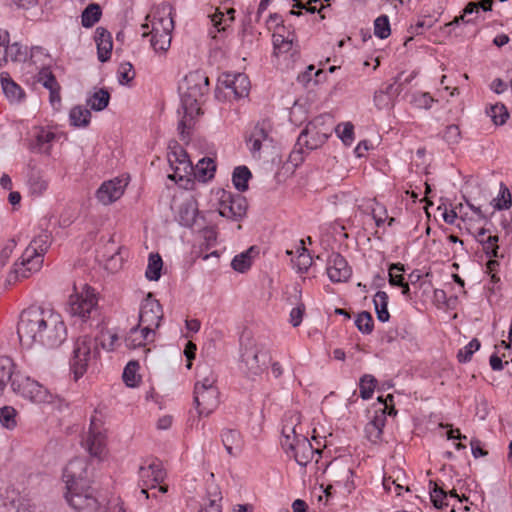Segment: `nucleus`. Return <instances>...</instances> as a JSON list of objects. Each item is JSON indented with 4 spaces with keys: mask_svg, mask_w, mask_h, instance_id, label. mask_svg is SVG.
Returning <instances> with one entry per match:
<instances>
[{
    "mask_svg": "<svg viewBox=\"0 0 512 512\" xmlns=\"http://www.w3.org/2000/svg\"><path fill=\"white\" fill-rule=\"evenodd\" d=\"M65 498L69 505L77 511L85 509L94 510L98 506L97 499L94 497L89 483L86 482L67 489Z\"/></svg>",
    "mask_w": 512,
    "mask_h": 512,
    "instance_id": "obj_10",
    "label": "nucleus"
},
{
    "mask_svg": "<svg viewBox=\"0 0 512 512\" xmlns=\"http://www.w3.org/2000/svg\"><path fill=\"white\" fill-rule=\"evenodd\" d=\"M394 271H405L404 265L401 263L391 264L389 267V283L392 286H401L405 281L402 274H396Z\"/></svg>",
    "mask_w": 512,
    "mask_h": 512,
    "instance_id": "obj_56",
    "label": "nucleus"
},
{
    "mask_svg": "<svg viewBox=\"0 0 512 512\" xmlns=\"http://www.w3.org/2000/svg\"><path fill=\"white\" fill-rule=\"evenodd\" d=\"M388 299V294L384 291H378L373 299L377 319L381 322H387L390 318L387 308Z\"/></svg>",
    "mask_w": 512,
    "mask_h": 512,
    "instance_id": "obj_36",
    "label": "nucleus"
},
{
    "mask_svg": "<svg viewBox=\"0 0 512 512\" xmlns=\"http://www.w3.org/2000/svg\"><path fill=\"white\" fill-rule=\"evenodd\" d=\"M135 77L131 63H123L118 70V80L121 85L128 84Z\"/></svg>",
    "mask_w": 512,
    "mask_h": 512,
    "instance_id": "obj_57",
    "label": "nucleus"
},
{
    "mask_svg": "<svg viewBox=\"0 0 512 512\" xmlns=\"http://www.w3.org/2000/svg\"><path fill=\"white\" fill-rule=\"evenodd\" d=\"M225 85L232 90L237 99L244 98L249 94L250 81L244 73H238L233 76V79L225 80Z\"/></svg>",
    "mask_w": 512,
    "mask_h": 512,
    "instance_id": "obj_27",
    "label": "nucleus"
},
{
    "mask_svg": "<svg viewBox=\"0 0 512 512\" xmlns=\"http://www.w3.org/2000/svg\"><path fill=\"white\" fill-rule=\"evenodd\" d=\"M327 275L334 283L346 282L352 275L351 267L339 253H332L327 261Z\"/></svg>",
    "mask_w": 512,
    "mask_h": 512,
    "instance_id": "obj_16",
    "label": "nucleus"
},
{
    "mask_svg": "<svg viewBox=\"0 0 512 512\" xmlns=\"http://www.w3.org/2000/svg\"><path fill=\"white\" fill-rule=\"evenodd\" d=\"M54 133L51 130H38L29 140L28 147L34 152H46L48 144L54 139Z\"/></svg>",
    "mask_w": 512,
    "mask_h": 512,
    "instance_id": "obj_30",
    "label": "nucleus"
},
{
    "mask_svg": "<svg viewBox=\"0 0 512 512\" xmlns=\"http://www.w3.org/2000/svg\"><path fill=\"white\" fill-rule=\"evenodd\" d=\"M374 34L380 39H386L391 34L390 22L387 15H380L374 21Z\"/></svg>",
    "mask_w": 512,
    "mask_h": 512,
    "instance_id": "obj_46",
    "label": "nucleus"
},
{
    "mask_svg": "<svg viewBox=\"0 0 512 512\" xmlns=\"http://www.w3.org/2000/svg\"><path fill=\"white\" fill-rule=\"evenodd\" d=\"M374 102L379 109L389 108L393 105V100L390 99V96L383 93V90L375 92Z\"/></svg>",
    "mask_w": 512,
    "mask_h": 512,
    "instance_id": "obj_62",
    "label": "nucleus"
},
{
    "mask_svg": "<svg viewBox=\"0 0 512 512\" xmlns=\"http://www.w3.org/2000/svg\"><path fill=\"white\" fill-rule=\"evenodd\" d=\"M329 135L320 133L319 130H302L297 138L294 149L289 155V162L297 166L303 161V148L313 150L320 147Z\"/></svg>",
    "mask_w": 512,
    "mask_h": 512,
    "instance_id": "obj_8",
    "label": "nucleus"
},
{
    "mask_svg": "<svg viewBox=\"0 0 512 512\" xmlns=\"http://www.w3.org/2000/svg\"><path fill=\"white\" fill-rule=\"evenodd\" d=\"M440 136L449 145L458 143L462 138L461 130H444Z\"/></svg>",
    "mask_w": 512,
    "mask_h": 512,
    "instance_id": "obj_64",
    "label": "nucleus"
},
{
    "mask_svg": "<svg viewBox=\"0 0 512 512\" xmlns=\"http://www.w3.org/2000/svg\"><path fill=\"white\" fill-rule=\"evenodd\" d=\"M246 145L253 158L259 159L262 150H268L274 147V138L269 134V130H251L245 136Z\"/></svg>",
    "mask_w": 512,
    "mask_h": 512,
    "instance_id": "obj_17",
    "label": "nucleus"
},
{
    "mask_svg": "<svg viewBox=\"0 0 512 512\" xmlns=\"http://www.w3.org/2000/svg\"><path fill=\"white\" fill-rule=\"evenodd\" d=\"M26 184L31 196L41 197L48 190L49 179L45 176L43 171L35 166L29 165Z\"/></svg>",
    "mask_w": 512,
    "mask_h": 512,
    "instance_id": "obj_20",
    "label": "nucleus"
},
{
    "mask_svg": "<svg viewBox=\"0 0 512 512\" xmlns=\"http://www.w3.org/2000/svg\"><path fill=\"white\" fill-rule=\"evenodd\" d=\"M155 332L146 333L144 327L139 329V326L132 327L125 337V345L129 349H136L141 346H145L148 342L153 341Z\"/></svg>",
    "mask_w": 512,
    "mask_h": 512,
    "instance_id": "obj_26",
    "label": "nucleus"
},
{
    "mask_svg": "<svg viewBox=\"0 0 512 512\" xmlns=\"http://www.w3.org/2000/svg\"><path fill=\"white\" fill-rule=\"evenodd\" d=\"M17 243L14 238L7 240L0 251V268L4 267L9 261Z\"/></svg>",
    "mask_w": 512,
    "mask_h": 512,
    "instance_id": "obj_59",
    "label": "nucleus"
},
{
    "mask_svg": "<svg viewBox=\"0 0 512 512\" xmlns=\"http://www.w3.org/2000/svg\"><path fill=\"white\" fill-rule=\"evenodd\" d=\"M221 441L230 456L240 454L243 447L241 433L236 429H223L221 432Z\"/></svg>",
    "mask_w": 512,
    "mask_h": 512,
    "instance_id": "obj_24",
    "label": "nucleus"
},
{
    "mask_svg": "<svg viewBox=\"0 0 512 512\" xmlns=\"http://www.w3.org/2000/svg\"><path fill=\"white\" fill-rule=\"evenodd\" d=\"M163 319L162 306L154 299L151 293L143 300L139 312V324L146 333H153L160 326Z\"/></svg>",
    "mask_w": 512,
    "mask_h": 512,
    "instance_id": "obj_9",
    "label": "nucleus"
},
{
    "mask_svg": "<svg viewBox=\"0 0 512 512\" xmlns=\"http://www.w3.org/2000/svg\"><path fill=\"white\" fill-rule=\"evenodd\" d=\"M27 58V48L19 42L8 44L0 55V66L7 63L8 59L13 62H24Z\"/></svg>",
    "mask_w": 512,
    "mask_h": 512,
    "instance_id": "obj_28",
    "label": "nucleus"
},
{
    "mask_svg": "<svg viewBox=\"0 0 512 512\" xmlns=\"http://www.w3.org/2000/svg\"><path fill=\"white\" fill-rule=\"evenodd\" d=\"M88 464L82 458H75L71 460L63 471V479L66 484V489H71L73 486H79L83 483H89L87 479Z\"/></svg>",
    "mask_w": 512,
    "mask_h": 512,
    "instance_id": "obj_14",
    "label": "nucleus"
},
{
    "mask_svg": "<svg viewBox=\"0 0 512 512\" xmlns=\"http://www.w3.org/2000/svg\"><path fill=\"white\" fill-rule=\"evenodd\" d=\"M174 28L173 18L159 19L153 22V28L150 32V43L156 52H165L171 44V31Z\"/></svg>",
    "mask_w": 512,
    "mask_h": 512,
    "instance_id": "obj_13",
    "label": "nucleus"
},
{
    "mask_svg": "<svg viewBox=\"0 0 512 512\" xmlns=\"http://www.w3.org/2000/svg\"><path fill=\"white\" fill-rule=\"evenodd\" d=\"M165 477L166 473L159 461L154 460L147 466L141 465L139 467L141 494L144 495L146 499L150 498L148 490L156 488L157 485L164 481Z\"/></svg>",
    "mask_w": 512,
    "mask_h": 512,
    "instance_id": "obj_11",
    "label": "nucleus"
},
{
    "mask_svg": "<svg viewBox=\"0 0 512 512\" xmlns=\"http://www.w3.org/2000/svg\"><path fill=\"white\" fill-rule=\"evenodd\" d=\"M297 268L300 272H307L308 268L312 264V257L309 254L308 249L304 247V241H300V246L297 248Z\"/></svg>",
    "mask_w": 512,
    "mask_h": 512,
    "instance_id": "obj_48",
    "label": "nucleus"
},
{
    "mask_svg": "<svg viewBox=\"0 0 512 512\" xmlns=\"http://www.w3.org/2000/svg\"><path fill=\"white\" fill-rule=\"evenodd\" d=\"M481 344L477 338H473L466 346L457 353V359L460 363H467L471 360L472 355L479 350Z\"/></svg>",
    "mask_w": 512,
    "mask_h": 512,
    "instance_id": "obj_47",
    "label": "nucleus"
},
{
    "mask_svg": "<svg viewBox=\"0 0 512 512\" xmlns=\"http://www.w3.org/2000/svg\"><path fill=\"white\" fill-rule=\"evenodd\" d=\"M66 310L72 318L82 323L96 319L99 316V307L95 290L84 285L80 293L70 295Z\"/></svg>",
    "mask_w": 512,
    "mask_h": 512,
    "instance_id": "obj_5",
    "label": "nucleus"
},
{
    "mask_svg": "<svg viewBox=\"0 0 512 512\" xmlns=\"http://www.w3.org/2000/svg\"><path fill=\"white\" fill-rule=\"evenodd\" d=\"M194 403L199 416H209L219 405L218 388L194 389Z\"/></svg>",
    "mask_w": 512,
    "mask_h": 512,
    "instance_id": "obj_15",
    "label": "nucleus"
},
{
    "mask_svg": "<svg viewBox=\"0 0 512 512\" xmlns=\"http://www.w3.org/2000/svg\"><path fill=\"white\" fill-rule=\"evenodd\" d=\"M270 361L269 351L262 343L247 333L241 336L239 368L246 377L255 379L262 375Z\"/></svg>",
    "mask_w": 512,
    "mask_h": 512,
    "instance_id": "obj_3",
    "label": "nucleus"
},
{
    "mask_svg": "<svg viewBox=\"0 0 512 512\" xmlns=\"http://www.w3.org/2000/svg\"><path fill=\"white\" fill-rule=\"evenodd\" d=\"M486 114L491 118L492 122L496 126H501L506 123V120L509 117V112L506 106L502 103H496L491 105L487 110Z\"/></svg>",
    "mask_w": 512,
    "mask_h": 512,
    "instance_id": "obj_40",
    "label": "nucleus"
},
{
    "mask_svg": "<svg viewBox=\"0 0 512 512\" xmlns=\"http://www.w3.org/2000/svg\"><path fill=\"white\" fill-rule=\"evenodd\" d=\"M178 90L183 116L177 128H193L203 115L201 105L209 92V78L202 70L191 71L183 78Z\"/></svg>",
    "mask_w": 512,
    "mask_h": 512,
    "instance_id": "obj_2",
    "label": "nucleus"
},
{
    "mask_svg": "<svg viewBox=\"0 0 512 512\" xmlns=\"http://www.w3.org/2000/svg\"><path fill=\"white\" fill-rule=\"evenodd\" d=\"M169 148L172 149L171 144L169 145ZM173 149L174 150L169 155V162L172 164V162H173L172 157H173L174 161L178 162L180 165H183L184 169H186V167H188L190 164V161L188 159V155H187L186 151L181 146H179L177 142H174Z\"/></svg>",
    "mask_w": 512,
    "mask_h": 512,
    "instance_id": "obj_53",
    "label": "nucleus"
},
{
    "mask_svg": "<svg viewBox=\"0 0 512 512\" xmlns=\"http://www.w3.org/2000/svg\"><path fill=\"white\" fill-rule=\"evenodd\" d=\"M498 241L499 238L497 235H489L486 239L479 240V243L482 245L485 254L489 258L498 257Z\"/></svg>",
    "mask_w": 512,
    "mask_h": 512,
    "instance_id": "obj_52",
    "label": "nucleus"
},
{
    "mask_svg": "<svg viewBox=\"0 0 512 512\" xmlns=\"http://www.w3.org/2000/svg\"><path fill=\"white\" fill-rule=\"evenodd\" d=\"M293 39L285 38L282 34H273V47L275 53L287 52L291 49Z\"/></svg>",
    "mask_w": 512,
    "mask_h": 512,
    "instance_id": "obj_58",
    "label": "nucleus"
},
{
    "mask_svg": "<svg viewBox=\"0 0 512 512\" xmlns=\"http://www.w3.org/2000/svg\"><path fill=\"white\" fill-rule=\"evenodd\" d=\"M12 389L22 397L37 404L50 403L53 398L47 388L30 377L15 375V379L12 380Z\"/></svg>",
    "mask_w": 512,
    "mask_h": 512,
    "instance_id": "obj_7",
    "label": "nucleus"
},
{
    "mask_svg": "<svg viewBox=\"0 0 512 512\" xmlns=\"http://www.w3.org/2000/svg\"><path fill=\"white\" fill-rule=\"evenodd\" d=\"M198 381L195 384L194 389H208L217 388L215 383L217 381L214 373L208 368H203L198 371Z\"/></svg>",
    "mask_w": 512,
    "mask_h": 512,
    "instance_id": "obj_44",
    "label": "nucleus"
},
{
    "mask_svg": "<svg viewBox=\"0 0 512 512\" xmlns=\"http://www.w3.org/2000/svg\"><path fill=\"white\" fill-rule=\"evenodd\" d=\"M17 334L25 348L55 349L66 340L67 328L60 314L31 307L21 313Z\"/></svg>",
    "mask_w": 512,
    "mask_h": 512,
    "instance_id": "obj_1",
    "label": "nucleus"
},
{
    "mask_svg": "<svg viewBox=\"0 0 512 512\" xmlns=\"http://www.w3.org/2000/svg\"><path fill=\"white\" fill-rule=\"evenodd\" d=\"M216 165L211 158H202L196 165V175L202 181H207L214 177Z\"/></svg>",
    "mask_w": 512,
    "mask_h": 512,
    "instance_id": "obj_41",
    "label": "nucleus"
},
{
    "mask_svg": "<svg viewBox=\"0 0 512 512\" xmlns=\"http://www.w3.org/2000/svg\"><path fill=\"white\" fill-rule=\"evenodd\" d=\"M102 10L99 4H89L81 14V24L85 28L94 26L101 18Z\"/></svg>",
    "mask_w": 512,
    "mask_h": 512,
    "instance_id": "obj_35",
    "label": "nucleus"
},
{
    "mask_svg": "<svg viewBox=\"0 0 512 512\" xmlns=\"http://www.w3.org/2000/svg\"><path fill=\"white\" fill-rule=\"evenodd\" d=\"M98 338L99 347L101 346L103 349L107 351H112L116 347V343L119 340V337L116 333H112L108 330H102L100 336Z\"/></svg>",
    "mask_w": 512,
    "mask_h": 512,
    "instance_id": "obj_51",
    "label": "nucleus"
},
{
    "mask_svg": "<svg viewBox=\"0 0 512 512\" xmlns=\"http://www.w3.org/2000/svg\"><path fill=\"white\" fill-rule=\"evenodd\" d=\"M98 60L102 63L111 58L113 41L111 33L104 27H97L95 31Z\"/></svg>",
    "mask_w": 512,
    "mask_h": 512,
    "instance_id": "obj_21",
    "label": "nucleus"
},
{
    "mask_svg": "<svg viewBox=\"0 0 512 512\" xmlns=\"http://www.w3.org/2000/svg\"><path fill=\"white\" fill-rule=\"evenodd\" d=\"M385 422H386V412H385V408H384V409H380L379 411H376L374 417L367 424L373 425L374 428H378L379 430L383 431Z\"/></svg>",
    "mask_w": 512,
    "mask_h": 512,
    "instance_id": "obj_63",
    "label": "nucleus"
},
{
    "mask_svg": "<svg viewBox=\"0 0 512 512\" xmlns=\"http://www.w3.org/2000/svg\"><path fill=\"white\" fill-rule=\"evenodd\" d=\"M305 304L300 302L290 312V323L293 327H298L303 319L305 313Z\"/></svg>",
    "mask_w": 512,
    "mask_h": 512,
    "instance_id": "obj_61",
    "label": "nucleus"
},
{
    "mask_svg": "<svg viewBox=\"0 0 512 512\" xmlns=\"http://www.w3.org/2000/svg\"><path fill=\"white\" fill-rule=\"evenodd\" d=\"M259 249L256 246H251L246 251L236 255L231 262L232 268L240 273H244L250 269L252 259L258 255Z\"/></svg>",
    "mask_w": 512,
    "mask_h": 512,
    "instance_id": "obj_29",
    "label": "nucleus"
},
{
    "mask_svg": "<svg viewBox=\"0 0 512 512\" xmlns=\"http://www.w3.org/2000/svg\"><path fill=\"white\" fill-rule=\"evenodd\" d=\"M90 117V110L83 106H75L69 113L70 124L75 127L88 125Z\"/></svg>",
    "mask_w": 512,
    "mask_h": 512,
    "instance_id": "obj_38",
    "label": "nucleus"
},
{
    "mask_svg": "<svg viewBox=\"0 0 512 512\" xmlns=\"http://www.w3.org/2000/svg\"><path fill=\"white\" fill-rule=\"evenodd\" d=\"M247 207V200L241 194L223 192L220 200L219 213L223 217L240 220L246 215Z\"/></svg>",
    "mask_w": 512,
    "mask_h": 512,
    "instance_id": "obj_12",
    "label": "nucleus"
},
{
    "mask_svg": "<svg viewBox=\"0 0 512 512\" xmlns=\"http://www.w3.org/2000/svg\"><path fill=\"white\" fill-rule=\"evenodd\" d=\"M109 101V92L104 88H100L87 98L86 103L92 110L102 111L108 106Z\"/></svg>",
    "mask_w": 512,
    "mask_h": 512,
    "instance_id": "obj_34",
    "label": "nucleus"
},
{
    "mask_svg": "<svg viewBox=\"0 0 512 512\" xmlns=\"http://www.w3.org/2000/svg\"><path fill=\"white\" fill-rule=\"evenodd\" d=\"M126 185L127 183L119 178L105 181L96 191V198L103 205H109L123 195Z\"/></svg>",
    "mask_w": 512,
    "mask_h": 512,
    "instance_id": "obj_18",
    "label": "nucleus"
},
{
    "mask_svg": "<svg viewBox=\"0 0 512 512\" xmlns=\"http://www.w3.org/2000/svg\"><path fill=\"white\" fill-rule=\"evenodd\" d=\"M2 91L11 103H18L23 100L25 93L23 89L12 80L9 73L2 72L0 75Z\"/></svg>",
    "mask_w": 512,
    "mask_h": 512,
    "instance_id": "obj_25",
    "label": "nucleus"
},
{
    "mask_svg": "<svg viewBox=\"0 0 512 512\" xmlns=\"http://www.w3.org/2000/svg\"><path fill=\"white\" fill-rule=\"evenodd\" d=\"M14 364L9 357H0V391H2L8 382L12 383Z\"/></svg>",
    "mask_w": 512,
    "mask_h": 512,
    "instance_id": "obj_42",
    "label": "nucleus"
},
{
    "mask_svg": "<svg viewBox=\"0 0 512 512\" xmlns=\"http://www.w3.org/2000/svg\"><path fill=\"white\" fill-rule=\"evenodd\" d=\"M377 380L373 375L365 374L360 378L359 389L360 396L364 400H368L372 397L373 392L376 388Z\"/></svg>",
    "mask_w": 512,
    "mask_h": 512,
    "instance_id": "obj_43",
    "label": "nucleus"
},
{
    "mask_svg": "<svg viewBox=\"0 0 512 512\" xmlns=\"http://www.w3.org/2000/svg\"><path fill=\"white\" fill-rule=\"evenodd\" d=\"M281 446L285 453L301 467H306L315 454H321L320 449L313 448L311 442L304 435L287 436L285 440H281Z\"/></svg>",
    "mask_w": 512,
    "mask_h": 512,
    "instance_id": "obj_6",
    "label": "nucleus"
},
{
    "mask_svg": "<svg viewBox=\"0 0 512 512\" xmlns=\"http://www.w3.org/2000/svg\"><path fill=\"white\" fill-rule=\"evenodd\" d=\"M355 325L360 332L370 334L374 327L372 315L367 311L359 313L355 320Z\"/></svg>",
    "mask_w": 512,
    "mask_h": 512,
    "instance_id": "obj_49",
    "label": "nucleus"
},
{
    "mask_svg": "<svg viewBox=\"0 0 512 512\" xmlns=\"http://www.w3.org/2000/svg\"><path fill=\"white\" fill-rule=\"evenodd\" d=\"M17 411L12 406H4L0 408V423L9 430H13L17 426Z\"/></svg>",
    "mask_w": 512,
    "mask_h": 512,
    "instance_id": "obj_45",
    "label": "nucleus"
},
{
    "mask_svg": "<svg viewBox=\"0 0 512 512\" xmlns=\"http://www.w3.org/2000/svg\"><path fill=\"white\" fill-rule=\"evenodd\" d=\"M84 446L93 457H101L105 448V436L102 432L95 431V421L93 418L91 419L90 430L84 441Z\"/></svg>",
    "mask_w": 512,
    "mask_h": 512,
    "instance_id": "obj_23",
    "label": "nucleus"
},
{
    "mask_svg": "<svg viewBox=\"0 0 512 512\" xmlns=\"http://www.w3.org/2000/svg\"><path fill=\"white\" fill-rule=\"evenodd\" d=\"M138 368L137 362H129L123 371V381L129 387H135L137 385L136 370Z\"/></svg>",
    "mask_w": 512,
    "mask_h": 512,
    "instance_id": "obj_55",
    "label": "nucleus"
},
{
    "mask_svg": "<svg viewBox=\"0 0 512 512\" xmlns=\"http://www.w3.org/2000/svg\"><path fill=\"white\" fill-rule=\"evenodd\" d=\"M198 208L194 201L182 203L178 211V221L184 227H192L196 222Z\"/></svg>",
    "mask_w": 512,
    "mask_h": 512,
    "instance_id": "obj_31",
    "label": "nucleus"
},
{
    "mask_svg": "<svg viewBox=\"0 0 512 512\" xmlns=\"http://www.w3.org/2000/svg\"><path fill=\"white\" fill-rule=\"evenodd\" d=\"M411 338H412V333H411L409 327H407L406 325L397 326L395 329L390 330L386 334V340L389 343L392 341L398 340V339L404 340V339H411Z\"/></svg>",
    "mask_w": 512,
    "mask_h": 512,
    "instance_id": "obj_54",
    "label": "nucleus"
},
{
    "mask_svg": "<svg viewBox=\"0 0 512 512\" xmlns=\"http://www.w3.org/2000/svg\"><path fill=\"white\" fill-rule=\"evenodd\" d=\"M51 244V235L47 231H42L37 235L23 252L25 259L40 258L43 259L44 254L48 251Z\"/></svg>",
    "mask_w": 512,
    "mask_h": 512,
    "instance_id": "obj_22",
    "label": "nucleus"
},
{
    "mask_svg": "<svg viewBox=\"0 0 512 512\" xmlns=\"http://www.w3.org/2000/svg\"><path fill=\"white\" fill-rule=\"evenodd\" d=\"M430 498L435 508L443 509L444 507L452 506V512H454V504H451L448 500V493L436 482L430 481Z\"/></svg>",
    "mask_w": 512,
    "mask_h": 512,
    "instance_id": "obj_32",
    "label": "nucleus"
},
{
    "mask_svg": "<svg viewBox=\"0 0 512 512\" xmlns=\"http://www.w3.org/2000/svg\"><path fill=\"white\" fill-rule=\"evenodd\" d=\"M402 76H404V72L399 73L395 77L394 83L388 84L385 90H383V93H385L387 96H390V99L392 100H394L403 90L401 82Z\"/></svg>",
    "mask_w": 512,
    "mask_h": 512,
    "instance_id": "obj_60",
    "label": "nucleus"
},
{
    "mask_svg": "<svg viewBox=\"0 0 512 512\" xmlns=\"http://www.w3.org/2000/svg\"><path fill=\"white\" fill-rule=\"evenodd\" d=\"M494 210H507L512 206V196L510 190L504 183H500L498 196L491 201Z\"/></svg>",
    "mask_w": 512,
    "mask_h": 512,
    "instance_id": "obj_37",
    "label": "nucleus"
},
{
    "mask_svg": "<svg viewBox=\"0 0 512 512\" xmlns=\"http://www.w3.org/2000/svg\"><path fill=\"white\" fill-rule=\"evenodd\" d=\"M20 259L21 261L16 262L13 269L8 274L7 280L9 283L28 278L33 272H37L43 263V259L37 257L25 259L24 253Z\"/></svg>",
    "mask_w": 512,
    "mask_h": 512,
    "instance_id": "obj_19",
    "label": "nucleus"
},
{
    "mask_svg": "<svg viewBox=\"0 0 512 512\" xmlns=\"http://www.w3.org/2000/svg\"><path fill=\"white\" fill-rule=\"evenodd\" d=\"M37 81L41 83L47 90L53 89L59 83L51 71L50 67H43L37 74Z\"/></svg>",
    "mask_w": 512,
    "mask_h": 512,
    "instance_id": "obj_50",
    "label": "nucleus"
},
{
    "mask_svg": "<svg viewBox=\"0 0 512 512\" xmlns=\"http://www.w3.org/2000/svg\"><path fill=\"white\" fill-rule=\"evenodd\" d=\"M163 266L162 258L159 254L151 253L148 258V265L145 272V276L150 281H157L161 276V270Z\"/></svg>",
    "mask_w": 512,
    "mask_h": 512,
    "instance_id": "obj_39",
    "label": "nucleus"
},
{
    "mask_svg": "<svg viewBox=\"0 0 512 512\" xmlns=\"http://www.w3.org/2000/svg\"><path fill=\"white\" fill-rule=\"evenodd\" d=\"M252 178V173L247 166H237L232 173V182L239 192H245L248 189V182Z\"/></svg>",
    "mask_w": 512,
    "mask_h": 512,
    "instance_id": "obj_33",
    "label": "nucleus"
},
{
    "mask_svg": "<svg viewBox=\"0 0 512 512\" xmlns=\"http://www.w3.org/2000/svg\"><path fill=\"white\" fill-rule=\"evenodd\" d=\"M100 355L98 338H92L90 336L79 337L73 349V356L70 360V367L74 374L75 380L87 372L89 366H91Z\"/></svg>",
    "mask_w": 512,
    "mask_h": 512,
    "instance_id": "obj_4",
    "label": "nucleus"
}]
</instances>
